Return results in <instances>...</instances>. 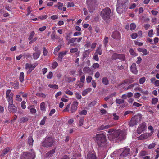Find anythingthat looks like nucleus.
<instances>
[{"mask_svg":"<svg viewBox=\"0 0 159 159\" xmlns=\"http://www.w3.org/2000/svg\"><path fill=\"white\" fill-rule=\"evenodd\" d=\"M109 134L108 135L109 139L111 140H113L116 138L119 140H121L125 139L126 135L125 132L120 130H115L113 129H109L108 131Z\"/></svg>","mask_w":159,"mask_h":159,"instance_id":"obj_1","label":"nucleus"},{"mask_svg":"<svg viewBox=\"0 0 159 159\" xmlns=\"http://www.w3.org/2000/svg\"><path fill=\"white\" fill-rule=\"evenodd\" d=\"M95 140L98 145L100 147L106 148L108 145L106 136L103 133L97 134Z\"/></svg>","mask_w":159,"mask_h":159,"instance_id":"obj_2","label":"nucleus"},{"mask_svg":"<svg viewBox=\"0 0 159 159\" xmlns=\"http://www.w3.org/2000/svg\"><path fill=\"white\" fill-rule=\"evenodd\" d=\"M111 11L109 7H106L103 9L101 12V16L102 19L107 22L110 17Z\"/></svg>","mask_w":159,"mask_h":159,"instance_id":"obj_3","label":"nucleus"},{"mask_svg":"<svg viewBox=\"0 0 159 159\" xmlns=\"http://www.w3.org/2000/svg\"><path fill=\"white\" fill-rule=\"evenodd\" d=\"M142 115L138 114L134 116L132 118L129 122V125L133 126L139 123L142 119Z\"/></svg>","mask_w":159,"mask_h":159,"instance_id":"obj_4","label":"nucleus"},{"mask_svg":"<svg viewBox=\"0 0 159 159\" xmlns=\"http://www.w3.org/2000/svg\"><path fill=\"white\" fill-rule=\"evenodd\" d=\"M54 142V139L51 137H46L42 142V144L43 147L48 148L53 146Z\"/></svg>","mask_w":159,"mask_h":159,"instance_id":"obj_5","label":"nucleus"},{"mask_svg":"<svg viewBox=\"0 0 159 159\" xmlns=\"http://www.w3.org/2000/svg\"><path fill=\"white\" fill-rule=\"evenodd\" d=\"M35 155L33 150L23 153L21 156V159H34Z\"/></svg>","mask_w":159,"mask_h":159,"instance_id":"obj_6","label":"nucleus"},{"mask_svg":"<svg viewBox=\"0 0 159 159\" xmlns=\"http://www.w3.org/2000/svg\"><path fill=\"white\" fill-rule=\"evenodd\" d=\"M127 9L126 6L124 4L117 2L116 10L117 12L119 14H121L124 12H125Z\"/></svg>","mask_w":159,"mask_h":159,"instance_id":"obj_7","label":"nucleus"},{"mask_svg":"<svg viewBox=\"0 0 159 159\" xmlns=\"http://www.w3.org/2000/svg\"><path fill=\"white\" fill-rule=\"evenodd\" d=\"M8 108L9 111L11 112L15 113L17 110V108L13 104V101L8 102Z\"/></svg>","mask_w":159,"mask_h":159,"instance_id":"obj_8","label":"nucleus"},{"mask_svg":"<svg viewBox=\"0 0 159 159\" xmlns=\"http://www.w3.org/2000/svg\"><path fill=\"white\" fill-rule=\"evenodd\" d=\"M111 59L113 60H116L119 59L121 60H125V57L122 54H119L116 53H113L111 56Z\"/></svg>","mask_w":159,"mask_h":159,"instance_id":"obj_9","label":"nucleus"},{"mask_svg":"<svg viewBox=\"0 0 159 159\" xmlns=\"http://www.w3.org/2000/svg\"><path fill=\"white\" fill-rule=\"evenodd\" d=\"M38 64L35 63L34 64H29L26 63L25 66V68L26 69H29L27 72V73L30 74V72L34 69L37 66Z\"/></svg>","mask_w":159,"mask_h":159,"instance_id":"obj_10","label":"nucleus"},{"mask_svg":"<svg viewBox=\"0 0 159 159\" xmlns=\"http://www.w3.org/2000/svg\"><path fill=\"white\" fill-rule=\"evenodd\" d=\"M146 124L145 122L140 124L137 129V133L140 134L142 132H143L146 129Z\"/></svg>","mask_w":159,"mask_h":159,"instance_id":"obj_11","label":"nucleus"},{"mask_svg":"<svg viewBox=\"0 0 159 159\" xmlns=\"http://www.w3.org/2000/svg\"><path fill=\"white\" fill-rule=\"evenodd\" d=\"M11 90L10 89L7 90L6 92V97L7 98V101L8 102L13 101V93H11Z\"/></svg>","mask_w":159,"mask_h":159,"instance_id":"obj_12","label":"nucleus"},{"mask_svg":"<svg viewBox=\"0 0 159 159\" xmlns=\"http://www.w3.org/2000/svg\"><path fill=\"white\" fill-rule=\"evenodd\" d=\"M118 151H122V153L120 155V156L124 157H127L130 153V149L129 148H125L121 149Z\"/></svg>","mask_w":159,"mask_h":159,"instance_id":"obj_13","label":"nucleus"},{"mask_svg":"<svg viewBox=\"0 0 159 159\" xmlns=\"http://www.w3.org/2000/svg\"><path fill=\"white\" fill-rule=\"evenodd\" d=\"M113 126V124H108L107 125H102L100 126H99L98 129L97 130L98 131H101L103 130L108 129L111 127H112Z\"/></svg>","mask_w":159,"mask_h":159,"instance_id":"obj_14","label":"nucleus"},{"mask_svg":"<svg viewBox=\"0 0 159 159\" xmlns=\"http://www.w3.org/2000/svg\"><path fill=\"white\" fill-rule=\"evenodd\" d=\"M78 105V102L77 101H74L71 105V107L70 111L72 113L76 111Z\"/></svg>","mask_w":159,"mask_h":159,"instance_id":"obj_15","label":"nucleus"},{"mask_svg":"<svg viewBox=\"0 0 159 159\" xmlns=\"http://www.w3.org/2000/svg\"><path fill=\"white\" fill-rule=\"evenodd\" d=\"M11 149L9 147H7L3 150L0 155L1 157H2L4 156L8 153L10 152Z\"/></svg>","mask_w":159,"mask_h":159,"instance_id":"obj_16","label":"nucleus"},{"mask_svg":"<svg viewBox=\"0 0 159 159\" xmlns=\"http://www.w3.org/2000/svg\"><path fill=\"white\" fill-rule=\"evenodd\" d=\"M112 37L115 39H119L121 38L120 34L117 31H115L113 32Z\"/></svg>","mask_w":159,"mask_h":159,"instance_id":"obj_17","label":"nucleus"},{"mask_svg":"<svg viewBox=\"0 0 159 159\" xmlns=\"http://www.w3.org/2000/svg\"><path fill=\"white\" fill-rule=\"evenodd\" d=\"M136 65L135 63H133L130 68V70L132 73L135 74L138 73V70L136 68Z\"/></svg>","mask_w":159,"mask_h":159,"instance_id":"obj_18","label":"nucleus"},{"mask_svg":"<svg viewBox=\"0 0 159 159\" xmlns=\"http://www.w3.org/2000/svg\"><path fill=\"white\" fill-rule=\"evenodd\" d=\"M87 159H96V156L94 152H89L87 155Z\"/></svg>","mask_w":159,"mask_h":159,"instance_id":"obj_19","label":"nucleus"},{"mask_svg":"<svg viewBox=\"0 0 159 159\" xmlns=\"http://www.w3.org/2000/svg\"><path fill=\"white\" fill-rule=\"evenodd\" d=\"M67 52L66 51L60 53L58 55V60L59 61H61L62 60L64 56L66 55Z\"/></svg>","mask_w":159,"mask_h":159,"instance_id":"obj_20","label":"nucleus"},{"mask_svg":"<svg viewBox=\"0 0 159 159\" xmlns=\"http://www.w3.org/2000/svg\"><path fill=\"white\" fill-rule=\"evenodd\" d=\"M96 0H87L86 1L87 3L89 6L95 4L96 3ZM89 7V6L88 7L89 11L90 12H92V11L90 10Z\"/></svg>","mask_w":159,"mask_h":159,"instance_id":"obj_21","label":"nucleus"},{"mask_svg":"<svg viewBox=\"0 0 159 159\" xmlns=\"http://www.w3.org/2000/svg\"><path fill=\"white\" fill-rule=\"evenodd\" d=\"M41 52L39 50L36 52L34 53L33 54V57L34 60L37 59L40 55Z\"/></svg>","mask_w":159,"mask_h":159,"instance_id":"obj_22","label":"nucleus"},{"mask_svg":"<svg viewBox=\"0 0 159 159\" xmlns=\"http://www.w3.org/2000/svg\"><path fill=\"white\" fill-rule=\"evenodd\" d=\"M63 3L61 2H58L57 4V7L59 9L62 10L64 11L66 10V8L65 7H63Z\"/></svg>","mask_w":159,"mask_h":159,"instance_id":"obj_23","label":"nucleus"},{"mask_svg":"<svg viewBox=\"0 0 159 159\" xmlns=\"http://www.w3.org/2000/svg\"><path fill=\"white\" fill-rule=\"evenodd\" d=\"M83 71L85 73H89L90 74H93V72L91 69L88 67H84L83 69Z\"/></svg>","mask_w":159,"mask_h":159,"instance_id":"obj_24","label":"nucleus"},{"mask_svg":"<svg viewBox=\"0 0 159 159\" xmlns=\"http://www.w3.org/2000/svg\"><path fill=\"white\" fill-rule=\"evenodd\" d=\"M102 45H100L97 48L95 53L98 55H101L102 53Z\"/></svg>","mask_w":159,"mask_h":159,"instance_id":"obj_25","label":"nucleus"},{"mask_svg":"<svg viewBox=\"0 0 159 159\" xmlns=\"http://www.w3.org/2000/svg\"><path fill=\"white\" fill-rule=\"evenodd\" d=\"M70 52L71 53H76V55L78 56L79 55L80 51H78V49L77 48H73L71 49Z\"/></svg>","mask_w":159,"mask_h":159,"instance_id":"obj_26","label":"nucleus"},{"mask_svg":"<svg viewBox=\"0 0 159 159\" xmlns=\"http://www.w3.org/2000/svg\"><path fill=\"white\" fill-rule=\"evenodd\" d=\"M149 136L148 134V133H144L140 136L138 137V140L145 139H147Z\"/></svg>","mask_w":159,"mask_h":159,"instance_id":"obj_27","label":"nucleus"},{"mask_svg":"<svg viewBox=\"0 0 159 159\" xmlns=\"http://www.w3.org/2000/svg\"><path fill=\"white\" fill-rule=\"evenodd\" d=\"M73 157L71 159H82L81 155L79 153H75L74 152Z\"/></svg>","mask_w":159,"mask_h":159,"instance_id":"obj_28","label":"nucleus"},{"mask_svg":"<svg viewBox=\"0 0 159 159\" xmlns=\"http://www.w3.org/2000/svg\"><path fill=\"white\" fill-rule=\"evenodd\" d=\"M138 50L140 52H142L143 55H147L148 53V52L147 50L144 48H139L138 49Z\"/></svg>","mask_w":159,"mask_h":159,"instance_id":"obj_29","label":"nucleus"},{"mask_svg":"<svg viewBox=\"0 0 159 159\" xmlns=\"http://www.w3.org/2000/svg\"><path fill=\"white\" fill-rule=\"evenodd\" d=\"M91 91L92 89L90 88H88L82 91V94L83 96H85L89 92H90Z\"/></svg>","mask_w":159,"mask_h":159,"instance_id":"obj_30","label":"nucleus"},{"mask_svg":"<svg viewBox=\"0 0 159 159\" xmlns=\"http://www.w3.org/2000/svg\"><path fill=\"white\" fill-rule=\"evenodd\" d=\"M90 51L89 50L85 51L83 53V59H84L86 57L89 56Z\"/></svg>","mask_w":159,"mask_h":159,"instance_id":"obj_31","label":"nucleus"},{"mask_svg":"<svg viewBox=\"0 0 159 159\" xmlns=\"http://www.w3.org/2000/svg\"><path fill=\"white\" fill-rule=\"evenodd\" d=\"M11 84L14 89H18L19 83L18 82L15 81L14 82H11Z\"/></svg>","mask_w":159,"mask_h":159,"instance_id":"obj_32","label":"nucleus"},{"mask_svg":"<svg viewBox=\"0 0 159 159\" xmlns=\"http://www.w3.org/2000/svg\"><path fill=\"white\" fill-rule=\"evenodd\" d=\"M59 37L56 35L55 31H54L52 32V34L51 35V38L52 40H55L58 39Z\"/></svg>","mask_w":159,"mask_h":159,"instance_id":"obj_33","label":"nucleus"},{"mask_svg":"<svg viewBox=\"0 0 159 159\" xmlns=\"http://www.w3.org/2000/svg\"><path fill=\"white\" fill-rule=\"evenodd\" d=\"M138 85V84L136 83H134L129 85L128 87L125 88H124V90H127L128 89H130L133 88L134 86L136 85Z\"/></svg>","mask_w":159,"mask_h":159,"instance_id":"obj_34","label":"nucleus"},{"mask_svg":"<svg viewBox=\"0 0 159 159\" xmlns=\"http://www.w3.org/2000/svg\"><path fill=\"white\" fill-rule=\"evenodd\" d=\"M40 107L41 110L43 112L45 111L46 110V107H45V103L44 102L41 103L40 105Z\"/></svg>","mask_w":159,"mask_h":159,"instance_id":"obj_35","label":"nucleus"},{"mask_svg":"<svg viewBox=\"0 0 159 159\" xmlns=\"http://www.w3.org/2000/svg\"><path fill=\"white\" fill-rule=\"evenodd\" d=\"M102 82L105 85H107L109 84V80L106 77H104L102 78Z\"/></svg>","mask_w":159,"mask_h":159,"instance_id":"obj_36","label":"nucleus"},{"mask_svg":"<svg viewBox=\"0 0 159 159\" xmlns=\"http://www.w3.org/2000/svg\"><path fill=\"white\" fill-rule=\"evenodd\" d=\"M34 140L31 136H29L28 138V143L30 146H32L33 144Z\"/></svg>","mask_w":159,"mask_h":159,"instance_id":"obj_37","label":"nucleus"},{"mask_svg":"<svg viewBox=\"0 0 159 159\" xmlns=\"http://www.w3.org/2000/svg\"><path fill=\"white\" fill-rule=\"evenodd\" d=\"M55 152V151L54 149H52L51 150L46 154V156L49 157H51L52 155Z\"/></svg>","mask_w":159,"mask_h":159,"instance_id":"obj_38","label":"nucleus"},{"mask_svg":"<svg viewBox=\"0 0 159 159\" xmlns=\"http://www.w3.org/2000/svg\"><path fill=\"white\" fill-rule=\"evenodd\" d=\"M24 74L23 72L20 73L19 76V80L20 81L22 82L24 80Z\"/></svg>","mask_w":159,"mask_h":159,"instance_id":"obj_39","label":"nucleus"},{"mask_svg":"<svg viewBox=\"0 0 159 159\" xmlns=\"http://www.w3.org/2000/svg\"><path fill=\"white\" fill-rule=\"evenodd\" d=\"M28 119L27 117H23L21 118L20 120V123H24L28 121Z\"/></svg>","mask_w":159,"mask_h":159,"instance_id":"obj_40","label":"nucleus"},{"mask_svg":"<svg viewBox=\"0 0 159 159\" xmlns=\"http://www.w3.org/2000/svg\"><path fill=\"white\" fill-rule=\"evenodd\" d=\"M128 0H117V2L124 4L126 6V3L128 2Z\"/></svg>","mask_w":159,"mask_h":159,"instance_id":"obj_41","label":"nucleus"},{"mask_svg":"<svg viewBox=\"0 0 159 159\" xmlns=\"http://www.w3.org/2000/svg\"><path fill=\"white\" fill-rule=\"evenodd\" d=\"M84 117H81L80 118L79 120V122L78 124V125L80 126H82L83 125L84 120Z\"/></svg>","mask_w":159,"mask_h":159,"instance_id":"obj_42","label":"nucleus"},{"mask_svg":"<svg viewBox=\"0 0 159 159\" xmlns=\"http://www.w3.org/2000/svg\"><path fill=\"white\" fill-rule=\"evenodd\" d=\"M28 108L30 110V113L32 114H35L36 112V110L34 108H31V107H28Z\"/></svg>","mask_w":159,"mask_h":159,"instance_id":"obj_43","label":"nucleus"},{"mask_svg":"<svg viewBox=\"0 0 159 159\" xmlns=\"http://www.w3.org/2000/svg\"><path fill=\"white\" fill-rule=\"evenodd\" d=\"M147 154V152L145 151H142L140 152L139 154V157H143Z\"/></svg>","mask_w":159,"mask_h":159,"instance_id":"obj_44","label":"nucleus"},{"mask_svg":"<svg viewBox=\"0 0 159 159\" xmlns=\"http://www.w3.org/2000/svg\"><path fill=\"white\" fill-rule=\"evenodd\" d=\"M124 101V100L120 99H116V102L118 104L123 103Z\"/></svg>","mask_w":159,"mask_h":159,"instance_id":"obj_45","label":"nucleus"},{"mask_svg":"<svg viewBox=\"0 0 159 159\" xmlns=\"http://www.w3.org/2000/svg\"><path fill=\"white\" fill-rule=\"evenodd\" d=\"M146 81V78L145 77H142L140 78L139 80V84H143Z\"/></svg>","mask_w":159,"mask_h":159,"instance_id":"obj_46","label":"nucleus"},{"mask_svg":"<svg viewBox=\"0 0 159 159\" xmlns=\"http://www.w3.org/2000/svg\"><path fill=\"white\" fill-rule=\"evenodd\" d=\"M48 87L51 88H54L57 89L58 88V86L56 84H49L48 85Z\"/></svg>","mask_w":159,"mask_h":159,"instance_id":"obj_47","label":"nucleus"},{"mask_svg":"<svg viewBox=\"0 0 159 159\" xmlns=\"http://www.w3.org/2000/svg\"><path fill=\"white\" fill-rule=\"evenodd\" d=\"M76 80V78L75 77L72 78L71 77H68L67 81L68 82L70 83L71 82H73Z\"/></svg>","mask_w":159,"mask_h":159,"instance_id":"obj_48","label":"nucleus"},{"mask_svg":"<svg viewBox=\"0 0 159 159\" xmlns=\"http://www.w3.org/2000/svg\"><path fill=\"white\" fill-rule=\"evenodd\" d=\"M136 27V25L134 23H132L130 25V29L131 30H134Z\"/></svg>","mask_w":159,"mask_h":159,"instance_id":"obj_49","label":"nucleus"},{"mask_svg":"<svg viewBox=\"0 0 159 159\" xmlns=\"http://www.w3.org/2000/svg\"><path fill=\"white\" fill-rule=\"evenodd\" d=\"M46 118L47 117L46 116L43 117L40 122V125H43L45 124Z\"/></svg>","mask_w":159,"mask_h":159,"instance_id":"obj_50","label":"nucleus"},{"mask_svg":"<svg viewBox=\"0 0 159 159\" xmlns=\"http://www.w3.org/2000/svg\"><path fill=\"white\" fill-rule=\"evenodd\" d=\"M108 38L107 37H105L104 38L103 42L105 46H106L108 43Z\"/></svg>","mask_w":159,"mask_h":159,"instance_id":"obj_51","label":"nucleus"},{"mask_svg":"<svg viewBox=\"0 0 159 159\" xmlns=\"http://www.w3.org/2000/svg\"><path fill=\"white\" fill-rule=\"evenodd\" d=\"M58 66V63L56 61L53 62L52 64V67L53 69L56 68L57 66Z\"/></svg>","mask_w":159,"mask_h":159,"instance_id":"obj_52","label":"nucleus"},{"mask_svg":"<svg viewBox=\"0 0 159 159\" xmlns=\"http://www.w3.org/2000/svg\"><path fill=\"white\" fill-rule=\"evenodd\" d=\"M34 34V31H32L30 32L28 38V39L29 40H30L33 38Z\"/></svg>","mask_w":159,"mask_h":159,"instance_id":"obj_53","label":"nucleus"},{"mask_svg":"<svg viewBox=\"0 0 159 159\" xmlns=\"http://www.w3.org/2000/svg\"><path fill=\"white\" fill-rule=\"evenodd\" d=\"M26 102L25 101H23L21 103V106L22 108L23 109H25L26 107V106L25 105Z\"/></svg>","mask_w":159,"mask_h":159,"instance_id":"obj_54","label":"nucleus"},{"mask_svg":"<svg viewBox=\"0 0 159 159\" xmlns=\"http://www.w3.org/2000/svg\"><path fill=\"white\" fill-rule=\"evenodd\" d=\"M53 76V73L52 72H49L47 75V77L48 79H51Z\"/></svg>","mask_w":159,"mask_h":159,"instance_id":"obj_55","label":"nucleus"},{"mask_svg":"<svg viewBox=\"0 0 159 159\" xmlns=\"http://www.w3.org/2000/svg\"><path fill=\"white\" fill-rule=\"evenodd\" d=\"M36 95L37 96H39L40 97H42L43 98H45L46 97V95L43 94V93H38L36 94Z\"/></svg>","mask_w":159,"mask_h":159,"instance_id":"obj_56","label":"nucleus"},{"mask_svg":"<svg viewBox=\"0 0 159 159\" xmlns=\"http://www.w3.org/2000/svg\"><path fill=\"white\" fill-rule=\"evenodd\" d=\"M155 145H156L155 143H152L151 144H149L148 146V148L149 149H152V148H153L155 146Z\"/></svg>","mask_w":159,"mask_h":159,"instance_id":"obj_57","label":"nucleus"},{"mask_svg":"<svg viewBox=\"0 0 159 159\" xmlns=\"http://www.w3.org/2000/svg\"><path fill=\"white\" fill-rule=\"evenodd\" d=\"M153 30L151 29L149 31L148 33V36L149 37H153Z\"/></svg>","mask_w":159,"mask_h":159,"instance_id":"obj_58","label":"nucleus"},{"mask_svg":"<svg viewBox=\"0 0 159 159\" xmlns=\"http://www.w3.org/2000/svg\"><path fill=\"white\" fill-rule=\"evenodd\" d=\"M92 79V78L91 76H89L86 78V81L87 83H90Z\"/></svg>","mask_w":159,"mask_h":159,"instance_id":"obj_59","label":"nucleus"},{"mask_svg":"<svg viewBox=\"0 0 159 159\" xmlns=\"http://www.w3.org/2000/svg\"><path fill=\"white\" fill-rule=\"evenodd\" d=\"M93 59L96 61H99V58L98 55L94 53L93 56Z\"/></svg>","mask_w":159,"mask_h":159,"instance_id":"obj_60","label":"nucleus"},{"mask_svg":"<svg viewBox=\"0 0 159 159\" xmlns=\"http://www.w3.org/2000/svg\"><path fill=\"white\" fill-rule=\"evenodd\" d=\"M75 95L77 98L78 99H80L82 98L81 95L79 93H78L76 92L75 93Z\"/></svg>","mask_w":159,"mask_h":159,"instance_id":"obj_61","label":"nucleus"},{"mask_svg":"<svg viewBox=\"0 0 159 159\" xmlns=\"http://www.w3.org/2000/svg\"><path fill=\"white\" fill-rule=\"evenodd\" d=\"M66 39V40L68 41V42H69V40L70 39V33L67 34Z\"/></svg>","mask_w":159,"mask_h":159,"instance_id":"obj_62","label":"nucleus"},{"mask_svg":"<svg viewBox=\"0 0 159 159\" xmlns=\"http://www.w3.org/2000/svg\"><path fill=\"white\" fill-rule=\"evenodd\" d=\"M43 55L44 56H45L47 55V54L48 53V51L46 49V48L45 47H43Z\"/></svg>","mask_w":159,"mask_h":159,"instance_id":"obj_63","label":"nucleus"},{"mask_svg":"<svg viewBox=\"0 0 159 159\" xmlns=\"http://www.w3.org/2000/svg\"><path fill=\"white\" fill-rule=\"evenodd\" d=\"M138 36V35L136 33H133L131 35V37L132 39H136Z\"/></svg>","mask_w":159,"mask_h":159,"instance_id":"obj_64","label":"nucleus"}]
</instances>
